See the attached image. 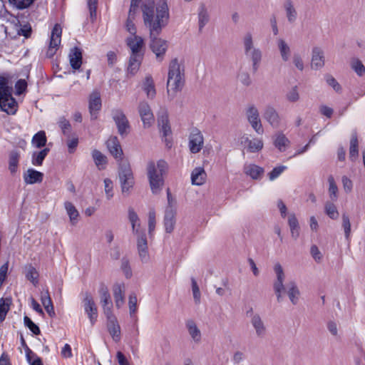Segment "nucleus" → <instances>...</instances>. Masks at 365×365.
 <instances>
[{"label": "nucleus", "instance_id": "nucleus-34", "mask_svg": "<svg viewBox=\"0 0 365 365\" xmlns=\"http://www.w3.org/2000/svg\"><path fill=\"white\" fill-rule=\"evenodd\" d=\"M289 143V139L282 133H277L274 135V145L281 152L287 149Z\"/></svg>", "mask_w": 365, "mask_h": 365}, {"label": "nucleus", "instance_id": "nucleus-64", "mask_svg": "<svg viewBox=\"0 0 365 365\" xmlns=\"http://www.w3.org/2000/svg\"><path fill=\"white\" fill-rule=\"evenodd\" d=\"M310 254L313 259L317 262H320L322 259L323 255L318 247L315 245H313L310 247Z\"/></svg>", "mask_w": 365, "mask_h": 365}, {"label": "nucleus", "instance_id": "nucleus-59", "mask_svg": "<svg viewBox=\"0 0 365 365\" xmlns=\"http://www.w3.org/2000/svg\"><path fill=\"white\" fill-rule=\"evenodd\" d=\"M24 322L25 326L27 327L34 334L38 335L40 334L41 331L38 327L34 324L29 317L25 316Z\"/></svg>", "mask_w": 365, "mask_h": 365}, {"label": "nucleus", "instance_id": "nucleus-39", "mask_svg": "<svg viewBox=\"0 0 365 365\" xmlns=\"http://www.w3.org/2000/svg\"><path fill=\"white\" fill-rule=\"evenodd\" d=\"M245 173L252 179H259L264 173L263 168L256 165H249L245 167Z\"/></svg>", "mask_w": 365, "mask_h": 365}, {"label": "nucleus", "instance_id": "nucleus-53", "mask_svg": "<svg viewBox=\"0 0 365 365\" xmlns=\"http://www.w3.org/2000/svg\"><path fill=\"white\" fill-rule=\"evenodd\" d=\"M351 67L358 76H362L365 74V66L359 58L351 60Z\"/></svg>", "mask_w": 365, "mask_h": 365}, {"label": "nucleus", "instance_id": "nucleus-24", "mask_svg": "<svg viewBox=\"0 0 365 365\" xmlns=\"http://www.w3.org/2000/svg\"><path fill=\"white\" fill-rule=\"evenodd\" d=\"M106 144L110 154L115 159H121L123 155V150L118 138L116 136H112L109 138Z\"/></svg>", "mask_w": 365, "mask_h": 365}, {"label": "nucleus", "instance_id": "nucleus-3", "mask_svg": "<svg viewBox=\"0 0 365 365\" xmlns=\"http://www.w3.org/2000/svg\"><path fill=\"white\" fill-rule=\"evenodd\" d=\"M125 43L130 51L128 71L133 75L138 71L143 58L144 40L140 36H130L127 37Z\"/></svg>", "mask_w": 365, "mask_h": 365}, {"label": "nucleus", "instance_id": "nucleus-63", "mask_svg": "<svg viewBox=\"0 0 365 365\" xmlns=\"http://www.w3.org/2000/svg\"><path fill=\"white\" fill-rule=\"evenodd\" d=\"M326 81L336 92L340 93L341 91V86L332 76L327 75L326 76Z\"/></svg>", "mask_w": 365, "mask_h": 365}, {"label": "nucleus", "instance_id": "nucleus-43", "mask_svg": "<svg viewBox=\"0 0 365 365\" xmlns=\"http://www.w3.org/2000/svg\"><path fill=\"white\" fill-rule=\"evenodd\" d=\"M359 155L358 150V139L356 135L352 134L351 140H350V147H349V158L351 160L354 161Z\"/></svg>", "mask_w": 365, "mask_h": 365}, {"label": "nucleus", "instance_id": "nucleus-51", "mask_svg": "<svg viewBox=\"0 0 365 365\" xmlns=\"http://www.w3.org/2000/svg\"><path fill=\"white\" fill-rule=\"evenodd\" d=\"M11 90L8 86V79L0 76V101L11 96Z\"/></svg>", "mask_w": 365, "mask_h": 365}, {"label": "nucleus", "instance_id": "nucleus-17", "mask_svg": "<svg viewBox=\"0 0 365 365\" xmlns=\"http://www.w3.org/2000/svg\"><path fill=\"white\" fill-rule=\"evenodd\" d=\"M83 307L85 312L87 314L91 325H93L98 317V311L96 305L89 294H86L83 299Z\"/></svg>", "mask_w": 365, "mask_h": 365}, {"label": "nucleus", "instance_id": "nucleus-23", "mask_svg": "<svg viewBox=\"0 0 365 365\" xmlns=\"http://www.w3.org/2000/svg\"><path fill=\"white\" fill-rule=\"evenodd\" d=\"M176 210L171 207H167L164 217V226L166 232L170 233L173 231L175 224Z\"/></svg>", "mask_w": 365, "mask_h": 365}, {"label": "nucleus", "instance_id": "nucleus-38", "mask_svg": "<svg viewBox=\"0 0 365 365\" xmlns=\"http://www.w3.org/2000/svg\"><path fill=\"white\" fill-rule=\"evenodd\" d=\"M277 46L282 60L284 61H287L291 55V50L289 45L284 39L279 38L277 40Z\"/></svg>", "mask_w": 365, "mask_h": 365}, {"label": "nucleus", "instance_id": "nucleus-12", "mask_svg": "<svg viewBox=\"0 0 365 365\" xmlns=\"http://www.w3.org/2000/svg\"><path fill=\"white\" fill-rule=\"evenodd\" d=\"M204 138L201 132L197 129L192 131L189 136L188 146L192 153H197L202 148Z\"/></svg>", "mask_w": 365, "mask_h": 365}, {"label": "nucleus", "instance_id": "nucleus-62", "mask_svg": "<svg viewBox=\"0 0 365 365\" xmlns=\"http://www.w3.org/2000/svg\"><path fill=\"white\" fill-rule=\"evenodd\" d=\"M87 4L89 9L90 17L92 21H93L96 17L98 0H87Z\"/></svg>", "mask_w": 365, "mask_h": 365}, {"label": "nucleus", "instance_id": "nucleus-44", "mask_svg": "<svg viewBox=\"0 0 365 365\" xmlns=\"http://www.w3.org/2000/svg\"><path fill=\"white\" fill-rule=\"evenodd\" d=\"M92 156L95 162V164L98 168V169H103L107 163L106 157L98 150H94L93 151Z\"/></svg>", "mask_w": 365, "mask_h": 365}, {"label": "nucleus", "instance_id": "nucleus-25", "mask_svg": "<svg viewBox=\"0 0 365 365\" xmlns=\"http://www.w3.org/2000/svg\"><path fill=\"white\" fill-rule=\"evenodd\" d=\"M100 297L104 314H110L112 313L113 304L110 300V293L107 288L103 287L101 289Z\"/></svg>", "mask_w": 365, "mask_h": 365}, {"label": "nucleus", "instance_id": "nucleus-37", "mask_svg": "<svg viewBox=\"0 0 365 365\" xmlns=\"http://www.w3.org/2000/svg\"><path fill=\"white\" fill-rule=\"evenodd\" d=\"M186 327L192 339L196 342L200 341L201 339V333L195 322L191 319L187 320L186 322Z\"/></svg>", "mask_w": 365, "mask_h": 365}, {"label": "nucleus", "instance_id": "nucleus-20", "mask_svg": "<svg viewBox=\"0 0 365 365\" xmlns=\"http://www.w3.org/2000/svg\"><path fill=\"white\" fill-rule=\"evenodd\" d=\"M284 293L287 294L293 305H296L299 302L300 291L295 281L292 280L286 284Z\"/></svg>", "mask_w": 365, "mask_h": 365}, {"label": "nucleus", "instance_id": "nucleus-60", "mask_svg": "<svg viewBox=\"0 0 365 365\" xmlns=\"http://www.w3.org/2000/svg\"><path fill=\"white\" fill-rule=\"evenodd\" d=\"M137 297L135 294H130L128 300L129 312L130 316L134 314L137 311Z\"/></svg>", "mask_w": 365, "mask_h": 365}, {"label": "nucleus", "instance_id": "nucleus-40", "mask_svg": "<svg viewBox=\"0 0 365 365\" xmlns=\"http://www.w3.org/2000/svg\"><path fill=\"white\" fill-rule=\"evenodd\" d=\"M26 277L29 280L34 286H36L38 283V272L36 269L31 264H28L25 267Z\"/></svg>", "mask_w": 365, "mask_h": 365}, {"label": "nucleus", "instance_id": "nucleus-30", "mask_svg": "<svg viewBox=\"0 0 365 365\" xmlns=\"http://www.w3.org/2000/svg\"><path fill=\"white\" fill-rule=\"evenodd\" d=\"M64 207L66 210L67 215L69 217L70 223L73 226L76 225L79 220L78 211L71 202H65Z\"/></svg>", "mask_w": 365, "mask_h": 365}, {"label": "nucleus", "instance_id": "nucleus-13", "mask_svg": "<svg viewBox=\"0 0 365 365\" xmlns=\"http://www.w3.org/2000/svg\"><path fill=\"white\" fill-rule=\"evenodd\" d=\"M325 65L324 52L322 48L315 46L312 50L310 67L312 70L318 71Z\"/></svg>", "mask_w": 365, "mask_h": 365}, {"label": "nucleus", "instance_id": "nucleus-7", "mask_svg": "<svg viewBox=\"0 0 365 365\" xmlns=\"http://www.w3.org/2000/svg\"><path fill=\"white\" fill-rule=\"evenodd\" d=\"M118 177L122 192H128L134 185V178L130 165L127 163L120 164Z\"/></svg>", "mask_w": 365, "mask_h": 365}, {"label": "nucleus", "instance_id": "nucleus-28", "mask_svg": "<svg viewBox=\"0 0 365 365\" xmlns=\"http://www.w3.org/2000/svg\"><path fill=\"white\" fill-rule=\"evenodd\" d=\"M206 172L202 167L195 168L191 173L192 183L195 185H202L205 182Z\"/></svg>", "mask_w": 365, "mask_h": 365}, {"label": "nucleus", "instance_id": "nucleus-58", "mask_svg": "<svg viewBox=\"0 0 365 365\" xmlns=\"http://www.w3.org/2000/svg\"><path fill=\"white\" fill-rule=\"evenodd\" d=\"M36 0H9L10 4L18 9H24L30 6Z\"/></svg>", "mask_w": 365, "mask_h": 365}, {"label": "nucleus", "instance_id": "nucleus-18", "mask_svg": "<svg viewBox=\"0 0 365 365\" xmlns=\"http://www.w3.org/2000/svg\"><path fill=\"white\" fill-rule=\"evenodd\" d=\"M113 118L118 127L119 134L127 135L129 124L124 113L120 110H115L113 112Z\"/></svg>", "mask_w": 365, "mask_h": 365}, {"label": "nucleus", "instance_id": "nucleus-47", "mask_svg": "<svg viewBox=\"0 0 365 365\" xmlns=\"http://www.w3.org/2000/svg\"><path fill=\"white\" fill-rule=\"evenodd\" d=\"M324 212L326 215L332 220H336L339 217V213L337 210L336 205L333 202L327 201L324 204Z\"/></svg>", "mask_w": 365, "mask_h": 365}, {"label": "nucleus", "instance_id": "nucleus-22", "mask_svg": "<svg viewBox=\"0 0 365 365\" xmlns=\"http://www.w3.org/2000/svg\"><path fill=\"white\" fill-rule=\"evenodd\" d=\"M17 107L18 104L11 95L0 101V110L6 112L9 115L15 114Z\"/></svg>", "mask_w": 365, "mask_h": 365}, {"label": "nucleus", "instance_id": "nucleus-54", "mask_svg": "<svg viewBox=\"0 0 365 365\" xmlns=\"http://www.w3.org/2000/svg\"><path fill=\"white\" fill-rule=\"evenodd\" d=\"M263 141L260 138H253L249 142L247 151L256 153L261 150L263 148Z\"/></svg>", "mask_w": 365, "mask_h": 365}, {"label": "nucleus", "instance_id": "nucleus-36", "mask_svg": "<svg viewBox=\"0 0 365 365\" xmlns=\"http://www.w3.org/2000/svg\"><path fill=\"white\" fill-rule=\"evenodd\" d=\"M20 153L17 150H12L9 153V170L11 174L14 175L18 170Z\"/></svg>", "mask_w": 365, "mask_h": 365}, {"label": "nucleus", "instance_id": "nucleus-35", "mask_svg": "<svg viewBox=\"0 0 365 365\" xmlns=\"http://www.w3.org/2000/svg\"><path fill=\"white\" fill-rule=\"evenodd\" d=\"M286 16L290 23H293L297 18V12L294 7V3L291 0H286L284 4Z\"/></svg>", "mask_w": 365, "mask_h": 365}, {"label": "nucleus", "instance_id": "nucleus-11", "mask_svg": "<svg viewBox=\"0 0 365 365\" xmlns=\"http://www.w3.org/2000/svg\"><path fill=\"white\" fill-rule=\"evenodd\" d=\"M137 237V250L138 256L143 263L149 261L150 256L148 252V240L145 232L135 235Z\"/></svg>", "mask_w": 365, "mask_h": 365}, {"label": "nucleus", "instance_id": "nucleus-1", "mask_svg": "<svg viewBox=\"0 0 365 365\" xmlns=\"http://www.w3.org/2000/svg\"><path fill=\"white\" fill-rule=\"evenodd\" d=\"M141 10L144 25L150 35H159L169 22L167 0H159L156 4L153 0H146L142 4Z\"/></svg>", "mask_w": 365, "mask_h": 365}, {"label": "nucleus", "instance_id": "nucleus-27", "mask_svg": "<svg viewBox=\"0 0 365 365\" xmlns=\"http://www.w3.org/2000/svg\"><path fill=\"white\" fill-rule=\"evenodd\" d=\"M69 61L71 66L74 70L80 68L82 64V52L77 47L72 48L69 53Z\"/></svg>", "mask_w": 365, "mask_h": 365}, {"label": "nucleus", "instance_id": "nucleus-61", "mask_svg": "<svg viewBox=\"0 0 365 365\" xmlns=\"http://www.w3.org/2000/svg\"><path fill=\"white\" fill-rule=\"evenodd\" d=\"M58 125L62 130L63 133L66 135H68L71 128L69 121L67 120L65 118L62 117L59 120Z\"/></svg>", "mask_w": 365, "mask_h": 365}, {"label": "nucleus", "instance_id": "nucleus-41", "mask_svg": "<svg viewBox=\"0 0 365 365\" xmlns=\"http://www.w3.org/2000/svg\"><path fill=\"white\" fill-rule=\"evenodd\" d=\"M288 224L290 227L292 237L297 240L299 236V227L298 220L294 215H290L288 219Z\"/></svg>", "mask_w": 365, "mask_h": 365}, {"label": "nucleus", "instance_id": "nucleus-6", "mask_svg": "<svg viewBox=\"0 0 365 365\" xmlns=\"http://www.w3.org/2000/svg\"><path fill=\"white\" fill-rule=\"evenodd\" d=\"M275 274V279L273 282V289L276 295L277 301L281 302L282 301L284 292L285 290L284 280L285 273L280 263L277 262L273 267Z\"/></svg>", "mask_w": 365, "mask_h": 365}, {"label": "nucleus", "instance_id": "nucleus-46", "mask_svg": "<svg viewBox=\"0 0 365 365\" xmlns=\"http://www.w3.org/2000/svg\"><path fill=\"white\" fill-rule=\"evenodd\" d=\"M46 133L43 130H41L34 135L31 143L34 146L40 148L46 145Z\"/></svg>", "mask_w": 365, "mask_h": 365}, {"label": "nucleus", "instance_id": "nucleus-8", "mask_svg": "<svg viewBox=\"0 0 365 365\" xmlns=\"http://www.w3.org/2000/svg\"><path fill=\"white\" fill-rule=\"evenodd\" d=\"M158 36L150 35V48L155 53L157 60L162 61L168 48V42L165 39L158 38Z\"/></svg>", "mask_w": 365, "mask_h": 365}, {"label": "nucleus", "instance_id": "nucleus-16", "mask_svg": "<svg viewBox=\"0 0 365 365\" xmlns=\"http://www.w3.org/2000/svg\"><path fill=\"white\" fill-rule=\"evenodd\" d=\"M263 118L274 128H279L281 124V118L276 108L272 106L269 105L264 108Z\"/></svg>", "mask_w": 365, "mask_h": 365}, {"label": "nucleus", "instance_id": "nucleus-48", "mask_svg": "<svg viewBox=\"0 0 365 365\" xmlns=\"http://www.w3.org/2000/svg\"><path fill=\"white\" fill-rule=\"evenodd\" d=\"M49 152V148H44L38 152H34L32 155V164L41 165L46 156Z\"/></svg>", "mask_w": 365, "mask_h": 365}, {"label": "nucleus", "instance_id": "nucleus-31", "mask_svg": "<svg viewBox=\"0 0 365 365\" xmlns=\"http://www.w3.org/2000/svg\"><path fill=\"white\" fill-rule=\"evenodd\" d=\"M128 219L132 226V231L134 235H138L140 233L143 232L140 230V224L139 217L137 213L135 212L134 209L130 207L128 209Z\"/></svg>", "mask_w": 365, "mask_h": 365}, {"label": "nucleus", "instance_id": "nucleus-33", "mask_svg": "<svg viewBox=\"0 0 365 365\" xmlns=\"http://www.w3.org/2000/svg\"><path fill=\"white\" fill-rule=\"evenodd\" d=\"M142 88L148 98L153 99L156 94L154 81L151 76H146L142 86Z\"/></svg>", "mask_w": 365, "mask_h": 365}, {"label": "nucleus", "instance_id": "nucleus-56", "mask_svg": "<svg viewBox=\"0 0 365 365\" xmlns=\"http://www.w3.org/2000/svg\"><path fill=\"white\" fill-rule=\"evenodd\" d=\"M26 359L30 365H43L41 359L27 347Z\"/></svg>", "mask_w": 365, "mask_h": 365}, {"label": "nucleus", "instance_id": "nucleus-14", "mask_svg": "<svg viewBox=\"0 0 365 365\" xmlns=\"http://www.w3.org/2000/svg\"><path fill=\"white\" fill-rule=\"evenodd\" d=\"M138 112L144 128L150 127L154 122V115L149 104L145 101H141L138 106Z\"/></svg>", "mask_w": 365, "mask_h": 365}, {"label": "nucleus", "instance_id": "nucleus-55", "mask_svg": "<svg viewBox=\"0 0 365 365\" xmlns=\"http://www.w3.org/2000/svg\"><path fill=\"white\" fill-rule=\"evenodd\" d=\"M300 98L298 88L293 86L286 94V99L290 103L297 102Z\"/></svg>", "mask_w": 365, "mask_h": 365}, {"label": "nucleus", "instance_id": "nucleus-9", "mask_svg": "<svg viewBox=\"0 0 365 365\" xmlns=\"http://www.w3.org/2000/svg\"><path fill=\"white\" fill-rule=\"evenodd\" d=\"M246 116L252 128L258 134H262L264 130L259 118L258 109L255 106H249L246 111Z\"/></svg>", "mask_w": 365, "mask_h": 365}, {"label": "nucleus", "instance_id": "nucleus-5", "mask_svg": "<svg viewBox=\"0 0 365 365\" xmlns=\"http://www.w3.org/2000/svg\"><path fill=\"white\" fill-rule=\"evenodd\" d=\"M242 46L245 56L252 62L253 71H257L262 60V51L254 40L251 32H247L242 37Z\"/></svg>", "mask_w": 365, "mask_h": 365}, {"label": "nucleus", "instance_id": "nucleus-52", "mask_svg": "<svg viewBox=\"0 0 365 365\" xmlns=\"http://www.w3.org/2000/svg\"><path fill=\"white\" fill-rule=\"evenodd\" d=\"M11 90L8 86V79L0 76V101L11 96Z\"/></svg>", "mask_w": 365, "mask_h": 365}, {"label": "nucleus", "instance_id": "nucleus-21", "mask_svg": "<svg viewBox=\"0 0 365 365\" xmlns=\"http://www.w3.org/2000/svg\"><path fill=\"white\" fill-rule=\"evenodd\" d=\"M101 108V100L100 93L97 91L93 92L89 99V110L92 120L97 118V113Z\"/></svg>", "mask_w": 365, "mask_h": 365}, {"label": "nucleus", "instance_id": "nucleus-26", "mask_svg": "<svg viewBox=\"0 0 365 365\" xmlns=\"http://www.w3.org/2000/svg\"><path fill=\"white\" fill-rule=\"evenodd\" d=\"M43 174L34 169H28L24 174V180L26 184H34L41 182Z\"/></svg>", "mask_w": 365, "mask_h": 365}, {"label": "nucleus", "instance_id": "nucleus-29", "mask_svg": "<svg viewBox=\"0 0 365 365\" xmlns=\"http://www.w3.org/2000/svg\"><path fill=\"white\" fill-rule=\"evenodd\" d=\"M125 284L123 283L115 284L113 287V297L117 308L121 307L124 303Z\"/></svg>", "mask_w": 365, "mask_h": 365}, {"label": "nucleus", "instance_id": "nucleus-50", "mask_svg": "<svg viewBox=\"0 0 365 365\" xmlns=\"http://www.w3.org/2000/svg\"><path fill=\"white\" fill-rule=\"evenodd\" d=\"M341 227L346 239L349 240L351 233V225L349 217L346 213H343L341 215Z\"/></svg>", "mask_w": 365, "mask_h": 365}, {"label": "nucleus", "instance_id": "nucleus-49", "mask_svg": "<svg viewBox=\"0 0 365 365\" xmlns=\"http://www.w3.org/2000/svg\"><path fill=\"white\" fill-rule=\"evenodd\" d=\"M329 182V195L332 201H336L338 198V187L335 182L334 178L332 175L328 178Z\"/></svg>", "mask_w": 365, "mask_h": 365}, {"label": "nucleus", "instance_id": "nucleus-2", "mask_svg": "<svg viewBox=\"0 0 365 365\" xmlns=\"http://www.w3.org/2000/svg\"><path fill=\"white\" fill-rule=\"evenodd\" d=\"M185 83V66L182 61L177 58L172 59L168 66L167 92L173 99L180 91Z\"/></svg>", "mask_w": 365, "mask_h": 365}, {"label": "nucleus", "instance_id": "nucleus-15", "mask_svg": "<svg viewBox=\"0 0 365 365\" xmlns=\"http://www.w3.org/2000/svg\"><path fill=\"white\" fill-rule=\"evenodd\" d=\"M106 317L109 334L115 341H119L120 340V327L116 317L113 313L106 314Z\"/></svg>", "mask_w": 365, "mask_h": 365}, {"label": "nucleus", "instance_id": "nucleus-19", "mask_svg": "<svg viewBox=\"0 0 365 365\" xmlns=\"http://www.w3.org/2000/svg\"><path fill=\"white\" fill-rule=\"evenodd\" d=\"M250 323L255 329V335L257 338L263 339L266 336L267 327L259 314H254L252 316Z\"/></svg>", "mask_w": 365, "mask_h": 365}, {"label": "nucleus", "instance_id": "nucleus-4", "mask_svg": "<svg viewBox=\"0 0 365 365\" xmlns=\"http://www.w3.org/2000/svg\"><path fill=\"white\" fill-rule=\"evenodd\" d=\"M168 168L167 163L160 160L157 163L149 162L147 166V173L150 186L153 193H158L163 185V175Z\"/></svg>", "mask_w": 365, "mask_h": 365}, {"label": "nucleus", "instance_id": "nucleus-57", "mask_svg": "<svg viewBox=\"0 0 365 365\" xmlns=\"http://www.w3.org/2000/svg\"><path fill=\"white\" fill-rule=\"evenodd\" d=\"M113 181L109 178L104 180V191L106 195L107 200H110L113 197Z\"/></svg>", "mask_w": 365, "mask_h": 365}, {"label": "nucleus", "instance_id": "nucleus-32", "mask_svg": "<svg viewBox=\"0 0 365 365\" xmlns=\"http://www.w3.org/2000/svg\"><path fill=\"white\" fill-rule=\"evenodd\" d=\"M158 123L160 132L163 133L164 137L171 133L170 126L169 125L168 115L166 113H163L158 116Z\"/></svg>", "mask_w": 365, "mask_h": 365}, {"label": "nucleus", "instance_id": "nucleus-45", "mask_svg": "<svg viewBox=\"0 0 365 365\" xmlns=\"http://www.w3.org/2000/svg\"><path fill=\"white\" fill-rule=\"evenodd\" d=\"M11 304V298H1L0 299V322H2L10 309Z\"/></svg>", "mask_w": 365, "mask_h": 365}, {"label": "nucleus", "instance_id": "nucleus-42", "mask_svg": "<svg viewBox=\"0 0 365 365\" xmlns=\"http://www.w3.org/2000/svg\"><path fill=\"white\" fill-rule=\"evenodd\" d=\"M209 21V15L204 5L201 6L198 11L199 31H201Z\"/></svg>", "mask_w": 365, "mask_h": 365}, {"label": "nucleus", "instance_id": "nucleus-10", "mask_svg": "<svg viewBox=\"0 0 365 365\" xmlns=\"http://www.w3.org/2000/svg\"><path fill=\"white\" fill-rule=\"evenodd\" d=\"M62 29L60 25L56 24L51 31L50 43L46 52V56L49 58L53 56L56 53L61 43Z\"/></svg>", "mask_w": 365, "mask_h": 365}]
</instances>
